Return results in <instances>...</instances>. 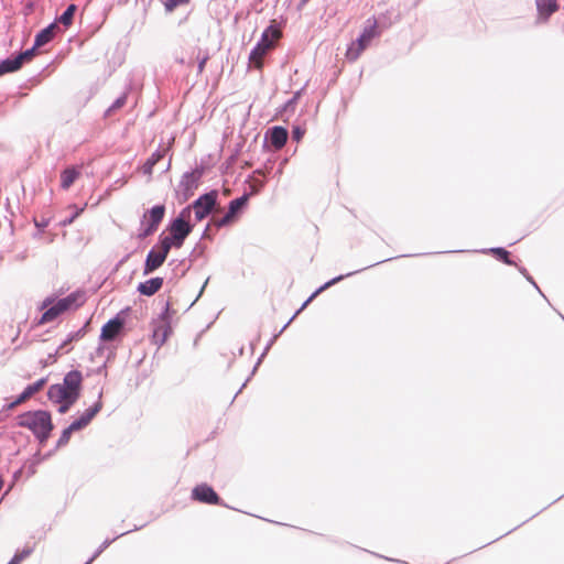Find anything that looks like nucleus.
Wrapping results in <instances>:
<instances>
[{
	"mask_svg": "<svg viewBox=\"0 0 564 564\" xmlns=\"http://www.w3.org/2000/svg\"><path fill=\"white\" fill-rule=\"evenodd\" d=\"M17 424L31 431L40 443L46 442L54 429L51 413L44 410L28 411L18 415Z\"/></svg>",
	"mask_w": 564,
	"mask_h": 564,
	"instance_id": "1",
	"label": "nucleus"
},
{
	"mask_svg": "<svg viewBox=\"0 0 564 564\" xmlns=\"http://www.w3.org/2000/svg\"><path fill=\"white\" fill-rule=\"evenodd\" d=\"M83 376L78 370L66 373L62 383L53 384L47 391V397L52 402L68 401L75 403L82 390Z\"/></svg>",
	"mask_w": 564,
	"mask_h": 564,
	"instance_id": "2",
	"label": "nucleus"
},
{
	"mask_svg": "<svg viewBox=\"0 0 564 564\" xmlns=\"http://www.w3.org/2000/svg\"><path fill=\"white\" fill-rule=\"evenodd\" d=\"M189 207L183 209L180 216L172 221L170 226V236H166L161 240L162 242H167L170 249L172 247L181 248L185 238L191 234L192 226L186 220V218L189 217Z\"/></svg>",
	"mask_w": 564,
	"mask_h": 564,
	"instance_id": "3",
	"label": "nucleus"
},
{
	"mask_svg": "<svg viewBox=\"0 0 564 564\" xmlns=\"http://www.w3.org/2000/svg\"><path fill=\"white\" fill-rule=\"evenodd\" d=\"M379 35L377 20L369 21V24L362 30L360 36L351 42L345 53L349 62H355L359 58L362 52L370 45L371 41Z\"/></svg>",
	"mask_w": 564,
	"mask_h": 564,
	"instance_id": "4",
	"label": "nucleus"
},
{
	"mask_svg": "<svg viewBox=\"0 0 564 564\" xmlns=\"http://www.w3.org/2000/svg\"><path fill=\"white\" fill-rule=\"evenodd\" d=\"M101 408L102 402L100 400L97 401L93 406L88 408L77 420H75L67 429L62 432L57 445H66L70 440L72 433L86 427L96 416V414L101 410Z\"/></svg>",
	"mask_w": 564,
	"mask_h": 564,
	"instance_id": "5",
	"label": "nucleus"
},
{
	"mask_svg": "<svg viewBox=\"0 0 564 564\" xmlns=\"http://www.w3.org/2000/svg\"><path fill=\"white\" fill-rule=\"evenodd\" d=\"M165 215L164 205H158L147 210L141 219L139 238H147L154 234Z\"/></svg>",
	"mask_w": 564,
	"mask_h": 564,
	"instance_id": "6",
	"label": "nucleus"
},
{
	"mask_svg": "<svg viewBox=\"0 0 564 564\" xmlns=\"http://www.w3.org/2000/svg\"><path fill=\"white\" fill-rule=\"evenodd\" d=\"M248 195H242L239 198H236L229 203L228 212L223 216L218 217L216 215L213 216V224L217 227H226L231 225L237 219V214L247 205Z\"/></svg>",
	"mask_w": 564,
	"mask_h": 564,
	"instance_id": "7",
	"label": "nucleus"
},
{
	"mask_svg": "<svg viewBox=\"0 0 564 564\" xmlns=\"http://www.w3.org/2000/svg\"><path fill=\"white\" fill-rule=\"evenodd\" d=\"M170 250L169 243L162 241L153 248L147 256L143 274H150L159 269L164 263Z\"/></svg>",
	"mask_w": 564,
	"mask_h": 564,
	"instance_id": "8",
	"label": "nucleus"
},
{
	"mask_svg": "<svg viewBox=\"0 0 564 564\" xmlns=\"http://www.w3.org/2000/svg\"><path fill=\"white\" fill-rule=\"evenodd\" d=\"M77 301L76 294H70L64 299H61L57 301L55 305L50 307L47 311H45L40 319V324H45L48 322L54 321L56 317H58L62 313L68 311L72 306L75 305Z\"/></svg>",
	"mask_w": 564,
	"mask_h": 564,
	"instance_id": "9",
	"label": "nucleus"
},
{
	"mask_svg": "<svg viewBox=\"0 0 564 564\" xmlns=\"http://www.w3.org/2000/svg\"><path fill=\"white\" fill-rule=\"evenodd\" d=\"M217 193L210 192L200 196L194 202L192 208L198 221L203 220L215 207Z\"/></svg>",
	"mask_w": 564,
	"mask_h": 564,
	"instance_id": "10",
	"label": "nucleus"
},
{
	"mask_svg": "<svg viewBox=\"0 0 564 564\" xmlns=\"http://www.w3.org/2000/svg\"><path fill=\"white\" fill-rule=\"evenodd\" d=\"M192 498L198 502L207 505H220L221 500L217 492L208 485H197L192 490Z\"/></svg>",
	"mask_w": 564,
	"mask_h": 564,
	"instance_id": "11",
	"label": "nucleus"
},
{
	"mask_svg": "<svg viewBox=\"0 0 564 564\" xmlns=\"http://www.w3.org/2000/svg\"><path fill=\"white\" fill-rule=\"evenodd\" d=\"M34 56V48L26 50L23 53H20L18 56L13 58H7L0 62V75L6 73H12L20 69L24 62H29Z\"/></svg>",
	"mask_w": 564,
	"mask_h": 564,
	"instance_id": "12",
	"label": "nucleus"
},
{
	"mask_svg": "<svg viewBox=\"0 0 564 564\" xmlns=\"http://www.w3.org/2000/svg\"><path fill=\"white\" fill-rule=\"evenodd\" d=\"M123 325H124V322L119 316L110 319L102 326L101 333H100V339L102 341L113 340L119 335L121 329L123 328Z\"/></svg>",
	"mask_w": 564,
	"mask_h": 564,
	"instance_id": "13",
	"label": "nucleus"
},
{
	"mask_svg": "<svg viewBox=\"0 0 564 564\" xmlns=\"http://www.w3.org/2000/svg\"><path fill=\"white\" fill-rule=\"evenodd\" d=\"M46 383V380L45 379H40L37 380L36 382L32 383V384H29L24 391L13 401L11 402L9 405H8V409L9 410H13L14 408H17L18 405L24 403L26 400H29L31 397H33L35 393H37L39 391H41L44 386Z\"/></svg>",
	"mask_w": 564,
	"mask_h": 564,
	"instance_id": "14",
	"label": "nucleus"
},
{
	"mask_svg": "<svg viewBox=\"0 0 564 564\" xmlns=\"http://www.w3.org/2000/svg\"><path fill=\"white\" fill-rule=\"evenodd\" d=\"M273 48L260 40L249 55V63L257 69H262L264 56Z\"/></svg>",
	"mask_w": 564,
	"mask_h": 564,
	"instance_id": "15",
	"label": "nucleus"
},
{
	"mask_svg": "<svg viewBox=\"0 0 564 564\" xmlns=\"http://www.w3.org/2000/svg\"><path fill=\"white\" fill-rule=\"evenodd\" d=\"M281 37L282 30L278 25L276 21L272 20L270 25L263 31L261 40L274 48Z\"/></svg>",
	"mask_w": 564,
	"mask_h": 564,
	"instance_id": "16",
	"label": "nucleus"
},
{
	"mask_svg": "<svg viewBox=\"0 0 564 564\" xmlns=\"http://www.w3.org/2000/svg\"><path fill=\"white\" fill-rule=\"evenodd\" d=\"M58 30L59 28L56 22L51 23L48 26L37 33L35 36L34 46L32 48L35 50L51 42L55 37Z\"/></svg>",
	"mask_w": 564,
	"mask_h": 564,
	"instance_id": "17",
	"label": "nucleus"
},
{
	"mask_svg": "<svg viewBox=\"0 0 564 564\" xmlns=\"http://www.w3.org/2000/svg\"><path fill=\"white\" fill-rule=\"evenodd\" d=\"M536 8L539 18L546 21L560 7L556 0H536Z\"/></svg>",
	"mask_w": 564,
	"mask_h": 564,
	"instance_id": "18",
	"label": "nucleus"
},
{
	"mask_svg": "<svg viewBox=\"0 0 564 564\" xmlns=\"http://www.w3.org/2000/svg\"><path fill=\"white\" fill-rule=\"evenodd\" d=\"M163 285V279L162 278H152L145 282H142L138 285V291L145 296H152L156 292L161 290Z\"/></svg>",
	"mask_w": 564,
	"mask_h": 564,
	"instance_id": "19",
	"label": "nucleus"
},
{
	"mask_svg": "<svg viewBox=\"0 0 564 564\" xmlns=\"http://www.w3.org/2000/svg\"><path fill=\"white\" fill-rule=\"evenodd\" d=\"M288 141V131L283 127H273L270 131V142L274 149H282Z\"/></svg>",
	"mask_w": 564,
	"mask_h": 564,
	"instance_id": "20",
	"label": "nucleus"
},
{
	"mask_svg": "<svg viewBox=\"0 0 564 564\" xmlns=\"http://www.w3.org/2000/svg\"><path fill=\"white\" fill-rule=\"evenodd\" d=\"M172 333V327L166 322H161L153 330V343L155 345L162 346L169 338Z\"/></svg>",
	"mask_w": 564,
	"mask_h": 564,
	"instance_id": "21",
	"label": "nucleus"
},
{
	"mask_svg": "<svg viewBox=\"0 0 564 564\" xmlns=\"http://www.w3.org/2000/svg\"><path fill=\"white\" fill-rule=\"evenodd\" d=\"M80 171L78 167L70 166L61 173V186L63 189H68L74 182L79 177Z\"/></svg>",
	"mask_w": 564,
	"mask_h": 564,
	"instance_id": "22",
	"label": "nucleus"
},
{
	"mask_svg": "<svg viewBox=\"0 0 564 564\" xmlns=\"http://www.w3.org/2000/svg\"><path fill=\"white\" fill-rule=\"evenodd\" d=\"M76 11L77 7L75 4H69L65 12L57 19V21L62 23L65 28L70 26L73 24Z\"/></svg>",
	"mask_w": 564,
	"mask_h": 564,
	"instance_id": "23",
	"label": "nucleus"
},
{
	"mask_svg": "<svg viewBox=\"0 0 564 564\" xmlns=\"http://www.w3.org/2000/svg\"><path fill=\"white\" fill-rule=\"evenodd\" d=\"M164 156V153L161 151H155L151 154V156L147 160V162L143 165V171L147 174H152V170L154 165L160 162Z\"/></svg>",
	"mask_w": 564,
	"mask_h": 564,
	"instance_id": "24",
	"label": "nucleus"
},
{
	"mask_svg": "<svg viewBox=\"0 0 564 564\" xmlns=\"http://www.w3.org/2000/svg\"><path fill=\"white\" fill-rule=\"evenodd\" d=\"M491 253H494L499 260L503 261L506 264H512L509 259V252L503 248H494L491 249Z\"/></svg>",
	"mask_w": 564,
	"mask_h": 564,
	"instance_id": "25",
	"label": "nucleus"
},
{
	"mask_svg": "<svg viewBox=\"0 0 564 564\" xmlns=\"http://www.w3.org/2000/svg\"><path fill=\"white\" fill-rule=\"evenodd\" d=\"M187 3H189V0H163L164 8L167 12H172L176 7Z\"/></svg>",
	"mask_w": 564,
	"mask_h": 564,
	"instance_id": "26",
	"label": "nucleus"
},
{
	"mask_svg": "<svg viewBox=\"0 0 564 564\" xmlns=\"http://www.w3.org/2000/svg\"><path fill=\"white\" fill-rule=\"evenodd\" d=\"M31 554V550H22L21 552H18L8 564H20L22 561H24L29 555Z\"/></svg>",
	"mask_w": 564,
	"mask_h": 564,
	"instance_id": "27",
	"label": "nucleus"
},
{
	"mask_svg": "<svg viewBox=\"0 0 564 564\" xmlns=\"http://www.w3.org/2000/svg\"><path fill=\"white\" fill-rule=\"evenodd\" d=\"M182 184L185 185V187L188 192L192 191L193 188L197 187L196 180L194 178V174H186L184 176Z\"/></svg>",
	"mask_w": 564,
	"mask_h": 564,
	"instance_id": "28",
	"label": "nucleus"
},
{
	"mask_svg": "<svg viewBox=\"0 0 564 564\" xmlns=\"http://www.w3.org/2000/svg\"><path fill=\"white\" fill-rule=\"evenodd\" d=\"M338 279H334L327 283H325L323 286H321L318 290H316L303 304V307H306L307 304L314 299L321 292H323L324 290H326L328 286H330L333 283H335Z\"/></svg>",
	"mask_w": 564,
	"mask_h": 564,
	"instance_id": "29",
	"label": "nucleus"
},
{
	"mask_svg": "<svg viewBox=\"0 0 564 564\" xmlns=\"http://www.w3.org/2000/svg\"><path fill=\"white\" fill-rule=\"evenodd\" d=\"M56 403L59 404L58 412L62 414L68 412L70 406L74 404V403H68V401H62V402H56Z\"/></svg>",
	"mask_w": 564,
	"mask_h": 564,
	"instance_id": "30",
	"label": "nucleus"
},
{
	"mask_svg": "<svg viewBox=\"0 0 564 564\" xmlns=\"http://www.w3.org/2000/svg\"><path fill=\"white\" fill-rule=\"evenodd\" d=\"M207 61H208V55H205L202 57V59L198 63V74H202L204 72Z\"/></svg>",
	"mask_w": 564,
	"mask_h": 564,
	"instance_id": "31",
	"label": "nucleus"
},
{
	"mask_svg": "<svg viewBox=\"0 0 564 564\" xmlns=\"http://www.w3.org/2000/svg\"><path fill=\"white\" fill-rule=\"evenodd\" d=\"M34 224H35V226H36L37 228L43 229V228H45V227L48 225V221H47V220H45V219H43V220H41V221H39V220H36V219H35V220H34Z\"/></svg>",
	"mask_w": 564,
	"mask_h": 564,
	"instance_id": "32",
	"label": "nucleus"
},
{
	"mask_svg": "<svg viewBox=\"0 0 564 564\" xmlns=\"http://www.w3.org/2000/svg\"><path fill=\"white\" fill-rule=\"evenodd\" d=\"M126 102V97H121L116 100L112 108H120Z\"/></svg>",
	"mask_w": 564,
	"mask_h": 564,
	"instance_id": "33",
	"label": "nucleus"
},
{
	"mask_svg": "<svg viewBox=\"0 0 564 564\" xmlns=\"http://www.w3.org/2000/svg\"><path fill=\"white\" fill-rule=\"evenodd\" d=\"M302 135H303V132L299 128L293 130V138L295 140H297V141L301 140Z\"/></svg>",
	"mask_w": 564,
	"mask_h": 564,
	"instance_id": "34",
	"label": "nucleus"
},
{
	"mask_svg": "<svg viewBox=\"0 0 564 564\" xmlns=\"http://www.w3.org/2000/svg\"><path fill=\"white\" fill-rule=\"evenodd\" d=\"M82 212H83V209H80L79 212H77V213L75 214V216H74L73 218H70L68 221H65V224H70V223H73L74 218H75V217H77Z\"/></svg>",
	"mask_w": 564,
	"mask_h": 564,
	"instance_id": "35",
	"label": "nucleus"
},
{
	"mask_svg": "<svg viewBox=\"0 0 564 564\" xmlns=\"http://www.w3.org/2000/svg\"><path fill=\"white\" fill-rule=\"evenodd\" d=\"M308 0H301V4L304 6Z\"/></svg>",
	"mask_w": 564,
	"mask_h": 564,
	"instance_id": "36",
	"label": "nucleus"
},
{
	"mask_svg": "<svg viewBox=\"0 0 564 564\" xmlns=\"http://www.w3.org/2000/svg\"><path fill=\"white\" fill-rule=\"evenodd\" d=\"M2 488V480H0V489Z\"/></svg>",
	"mask_w": 564,
	"mask_h": 564,
	"instance_id": "37",
	"label": "nucleus"
}]
</instances>
